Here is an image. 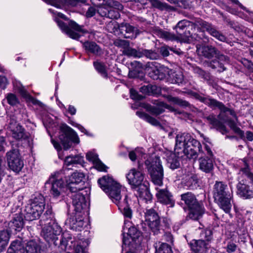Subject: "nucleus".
I'll return each mask as SVG.
<instances>
[{"label": "nucleus", "mask_w": 253, "mask_h": 253, "mask_svg": "<svg viewBox=\"0 0 253 253\" xmlns=\"http://www.w3.org/2000/svg\"><path fill=\"white\" fill-rule=\"evenodd\" d=\"M186 93L211 108H217L220 109L221 113L218 115V118L220 119L224 123H227L229 127L233 130L236 133L238 134L241 138H243L244 136V132L236 126L234 121L225 117V114L228 112L229 114L233 117L236 118V113L233 110L225 106L222 102L218 101L214 99L204 97L197 92L189 91Z\"/></svg>", "instance_id": "f257e3e1"}, {"label": "nucleus", "mask_w": 253, "mask_h": 253, "mask_svg": "<svg viewBox=\"0 0 253 253\" xmlns=\"http://www.w3.org/2000/svg\"><path fill=\"white\" fill-rule=\"evenodd\" d=\"M44 206V198L42 195L39 194L34 198L31 204L25 206L23 211L20 209L19 216L17 217V231H20L23 227L24 219L32 221L39 218L43 211Z\"/></svg>", "instance_id": "f03ea898"}, {"label": "nucleus", "mask_w": 253, "mask_h": 253, "mask_svg": "<svg viewBox=\"0 0 253 253\" xmlns=\"http://www.w3.org/2000/svg\"><path fill=\"white\" fill-rule=\"evenodd\" d=\"M175 150H181L189 159L196 160L200 153H203L202 145L188 133L177 135L176 138Z\"/></svg>", "instance_id": "7ed1b4c3"}, {"label": "nucleus", "mask_w": 253, "mask_h": 253, "mask_svg": "<svg viewBox=\"0 0 253 253\" xmlns=\"http://www.w3.org/2000/svg\"><path fill=\"white\" fill-rule=\"evenodd\" d=\"M213 197L215 201L225 212H229L231 208L232 191L222 181H216L213 187Z\"/></svg>", "instance_id": "20e7f679"}, {"label": "nucleus", "mask_w": 253, "mask_h": 253, "mask_svg": "<svg viewBox=\"0 0 253 253\" xmlns=\"http://www.w3.org/2000/svg\"><path fill=\"white\" fill-rule=\"evenodd\" d=\"M108 192H105L112 201L118 207L119 210L126 218H131L132 210H131L127 201V196H125L123 201H121V185L117 182L108 189Z\"/></svg>", "instance_id": "39448f33"}, {"label": "nucleus", "mask_w": 253, "mask_h": 253, "mask_svg": "<svg viewBox=\"0 0 253 253\" xmlns=\"http://www.w3.org/2000/svg\"><path fill=\"white\" fill-rule=\"evenodd\" d=\"M181 200L184 201L189 209L186 218L194 220H199L205 212V209L202 202L198 201L195 195L191 192L181 195Z\"/></svg>", "instance_id": "423d86ee"}, {"label": "nucleus", "mask_w": 253, "mask_h": 253, "mask_svg": "<svg viewBox=\"0 0 253 253\" xmlns=\"http://www.w3.org/2000/svg\"><path fill=\"white\" fill-rule=\"evenodd\" d=\"M148 171L150 175L152 182L160 186L163 184L164 171L160 159L158 157L147 159L145 162Z\"/></svg>", "instance_id": "0eeeda50"}, {"label": "nucleus", "mask_w": 253, "mask_h": 253, "mask_svg": "<svg viewBox=\"0 0 253 253\" xmlns=\"http://www.w3.org/2000/svg\"><path fill=\"white\" fill-rule=\"evenodd\" d=\"M61 229L58 224L45 226L42 228L41 235L48 244L54 246L59 245V236Z\"/></svg>", "instance_id": "6e6552de"}, {"label": "nucleus", "mask_w": 253, "mask_h": 253, "mask_svg": "<svg viewBox=\"0 0 253 253\" xmlns=\"http://www.w3.org/2000/svg\"><path fill=\"white\" fill-rule=\"evenodd\" d=\"M55 20L60 29L73 39L78 40L80 38L81 35L78 32L83 33L87 32L83 29L82 26L79 25L74 21H70L69 26H68L64 22L57 18Z\"/></svg>", "instance_id": "1a4fd4ad"}, {"label": "nucleus", "mask_w": 253, "mask_h": 253, "mask_svg": "<svg viewBox=\"0 0 253 253\" xmlns=\"http://www.w3.org/2000/svg\"><path fill=\"white\" fill-rule=\"evenodd\" d=\"M63 133L59 136V139L65 150L70 148L72 143H79L80 140L76 132L67 125L61 127Z\"/></svg>", "instance_id": "9d476101"}, {"label": "nucleus", "mask_w": 253, "mask_h": 253, "mask_svg": "<svg viewBox=\"0 0 253 253\" xmlns=\"http://www.w3.org/2000/svg\"><path fill=\"white\" fill-rule=\"evenodd\" d=\"M85 175L82 172H75L68 180H65L67 187L72 193H76L85 188Z\"/></svg>", "instance_id": "9b49d317"}, {"label": "nucleus", "mask_w": 253, "mask_h": 253, "mask_svg": "<svg viewBox=\"0 0 253 253\" xmlns=\"http://www.w3.org/2000/svg\"><path fill=\"white\" fill-rule=\"evenodd\" d=\"M145 221L154 235L160 233L162 227L160 218L153 209L147 210L145 212Z\"/></svg>", "instance_id": "f8f14e48"}, {"label": "nucleus", "mask_w": 253, "mask_h": 253, "mask_svg": "<svg viewBox=\"0 0 253 253\" xmlns=\"http://www.w3.org/2000/svg\"><path fill=\"white\" fill-rule=\"evenodd\" d=\"M44 253L40 245L35 241H30L26 243L23 239L18 237L17 239V253Z\"/></svg>", "instance_id": "ddd939ff"}, {"label": "nucleus", "mask_w": 253, "mask_h": 253, "mask_svg": "<svg viewBox=\"0 0 253 253\" xmlns=\"http://www.w3.org/2000/svg\"><path fill=\"white\" fill-rule=\"evenodd\" d=\"M45 186L50 188V193L53 197L57 198L64 191L67 183L62 178L56 179L54 177H51L46 182Z\"/></svg>", "instance_id": "4468645a"}, {"label": "nucleus", "mask_w": 253, "mask_h": 253, "mask_svg": "<svg viewBox=\"0 0 253 253\" xmlns=\"http://www.w3.org/2000/svg\"><path fill=\"white\" fill-rule=\"evenodd\" d=\"M142 170V166L138 163L137 169H132L127 174L126 178L132 188H136L143 182L144 176Z\"/></svg>", "instance_id": "2eb2a0df"}, {"label": "nucleus", "mask_w": 253, "mask_h": 253, "mask_svg": "<svg viewBox=\"0 0 253 253\" xmlns=\"http://www.w3.org/2000/svg\"><path fill=\"white\" fill-rule=\"evenodd\" d=\"M195 25L199 27L204 30H206L210 35L221 42H224L226 40V37L217 31L215 27L211 24L201 19H197L195 21Z\"/></svg>", "instance_id": "dca6fc26"}, {"label": "nucleus", "mask_w": 253, "mask_h": 253, "mask_svg": "<svg viewBox=\"0 0 253 253\" xmlns=\"http://www.w3.org/2000/svg\"><path fill=\"white\" fill-rule=\"evenodd\" d=\"M187 23L188 21L185 20L180 21L174 28L179 41L188 42L190 41V33L189 31H186Z\"/></svg>", "instance_id": "f3484780"}, {"label": "nucleus", "mask_w": 253, "mask_h": 253, "mask_svg": "<svg viewBox=\"0 0 253 253\" xmlns=\"http://www.w3.org/2000/svg\"><path fill=\"white\" fill-rule=\"evenodd\" d=\"M205 119L211 125V128H215L217 130L220 131L224 134L227 133L226 126L224 125L223 122L214 114H211L208 116L205 117Z\"/></svg>", "instance_id": "a211bd4d"}, {"label": "nucleus", "mask_w": 253, "mask_h": 253, "mask_svg": "<svg viewBox=\"0 0 253 253\" xmlns=\"http://www.w3.org/2000/svg\"><path fill=\"white\" fill-rule=\"evenodd\" d=\"M205 119L211 125V128H215L217 130L220 131L224 134L227 133L226 126L224 125L223 122L214 114H211L208 116L205 117Z\"/></svg>", "instance_id": "6ab92c4d"}, {"label": "nucleus", "mask_w": 253, "mask_h": 253, "mask_svg": "<svg viewBox=\"0 0 253 253\" xmlns=\"http://www.w3.org/2000/svg\"><path fill=\"white\" fill-rule=\"evenodd\" d=\"M158 201L162 204L173 207L174 201L172 194L167 189H159L156 193Z\"/></svg>", "instance_id": "aec40b11"}, {"label": "nucleus", "mask_w": 253, "mask_h": 253, "mask_svg": "<svg viewBox=\"0 0 253 253\" xmlns=\"http://www.w3.org/2000/svg\"><path fill=\"white\" fill-rule=\"evenodd\" d=\"M72 204L76 212H81L84 209L87 208L85 198L82 194L77 192L72 195Z\"/></svg>", "instance_id": "412c9836"}, {"label": "nucleus", "mask_w": 253, "mask_h": 253, "mask_svg": "<svg viewBox=\"0 0 253 253\" xmlns=\"http://www.w3.org/2000/svg\"><path fill=\"white\" fill-rule=\"evenodd\" d=\"M214 162L213 158L206 156L200 157L199 159V169L206 173H211L214 169Z\"/></svg>", "instance_id": "4be33fe9"}, {"label": "nucleus", "mask_w": 253, "mask_h": 253, "mask_svg": "<svg viewBox=\"0 0 253 253\" xmlns=\"http://www.w3.org/2000/svg\"><path fill=\"white\" fill-rule=\"evenodd\" d=\"M237 194L243 199L253 198V188L250 186L239 182L237 185Z\"/></svg>", "instance_id": "5701e85b"}, {"label": "nucleus", "mask_w": 253, "mask_h": 253, "mask_svg": "<svg viewBox=\"0 0 253 253\" xmlns=\"http://www.w3.org/2000/svg\"><path fill=\"white\" fill-rule=\"evenodd\" d=\"M190 246L192 253H207L209 243L202 240H193Z\"/></svg>", "instance_id": "b1692460"}, {"label": "nucleus", "mask_w": 253, "mask_h": 253, "mask_svg": "<svg viewBox=\"0 0 253 253\" xmlns=\"http://www.w3.org/2000/svg\"><path fill=\"white\" fill-rule=\"evenodd\" d=\"M17 131L18 132H17V147L19 146V145H24V147L29 146V134L26 132L25 129L19 125L17 126Z\"/></svg>", "instance_id": "393cba45"}, {"label": "nucleus", "mask_w": 253, "mask_h": 253, "mask_svg": "<svg viewBox=\"0 0 253 253\" xmlns=\"http://www.w3.org/2000/svg\"><path fill=\"white\" fill-rule=\"evenodd\" d=\"M134 27L126 23L120 24L119 36H122L125 38L132 39L135 38Z\"/></svg>", "instance_id": "a878e982"}, {"label": "nucleus", "mask_w": 253, "mask_h": 253, "mask_svg": "<svg viewBox=\"0 0 253 253\" xmlns=\"http://www.w3.org/2000/svg\"><path fill=\"white\" fill-rule=\"evenodd\" d=\"M40 216L41 217L40 220L41 225L45 226L57 224L54 218V214L50 209H47L45 212Z\"/></svg>", "instance_id": "bb28decb"}, {"label": "nucleus", "mask_w": 253, "mask_h": 253, "mask_svg": "<svg viewBox=\"0 0 253 253\" xmlns=\"http://www.w3.org/2000/svg\"><path fill=\"white\" fill-rule=\"evenodd\" d=\"M153 33L159 38L166 41H179L176 35L169 31H165L159 27H155L153 30Z\"/></svg>", "instance_id": "cd10ccee"}, {"label": "nucleus", "mask_w": 253, "mask_h": 253, "mask_svg": "<svg viewBox=\"0 0 253 253\" xmlns=\"http://www.w3.org/2000/svg\"><path fill=\"white\" fill-rule=\"evenodd\" d=\"M58 242V246H59L63 250H69L72 246L74 247L75 246L74 239L73 240L72 235L68 233L64 234L62 239H59Z\"/></svg>", "instance_id": "c85d7f7f"}, {"label": "nucleus", "mask_w": 253, "mask_h": 253, "mask_svg": "<svg viewBox=\"0 0 253 253\" xmlns=\"http://www.w3.org/2000/svg\"><path fill=\"white\" fill-rule=\"evenodd\" d=\"M11 143V149L6 154V159L8 167L13 171H16V151L13 141L10 140Z\"/></svg>", "instance_id": "c756f323"}, {"label": "nucleus", "mask_w": 253, "mask_h": 253, "mask_svg": "<svg viewBox=\"0 0 253 253\" xmlns=\"http://www.w3.org/2000/svg\"><path fill=\"white\" fill-rule=\"evenodd\" d=\"M201 52V54L204 57L208 59H211L215 57L216 54L218 53V50L215 47L211 45H204L198 50Z\"/></svg>", "instance_id": "7c9ffc66"}, {"label": "nucleus", "mask_w": 253, "mask_h": 253, "mask_svg": "<svg viewBox=\"0 0 253 253\" xmlns=\"http://www.w3.org/2000/svg\"><path fill=\"white\" fill-rule=\"evenodd\" d=\"M98 183L100 187L105 192H108V189L112 187L116 181H114L112 177L105 175L98 179Z\"/></svg>", "instance_id": "2f4dec72"}, {"label": "nucleus", "mask_w": 253, "mask_h": 253, "mask_svg": "<svg viewBox=\"0 0 253 253\" xmlns=\"http://www.w3.org/2000/svg\"><path fill=\"white\" fill-rule=\"evenodd\" d=\"M148 182H143L142 184L138 186L137 190V195L140 197L146 200H150L151 198V194H150L148 187L147 186Z\"/></svg>", "instance_id": "473e14b6"}, {"label": "nucleus", "mask_w": 253, "mask_h": 253, "mask_svg": "<svg viewBox=\"0 0 253 253\" xmlns=\"http://www.w3.org/2000/svg\"><path fill=\"white\" fill-rule=\"evenodd\" d=\"M169 50L173 52L179 56L184 55L185 53L180 48L176 47H170L168 45H164L160 48V52L163 57H167L170 55Z\"/></svg>", "instance_id": "72a5a7b5"}, {"label": "nucleus", "mask_w": 253, "mask_h": 253, "mask_svg": "<svg viewBox=\"0 0 253 253\" xmlns=\"http://www.w3.org/2000/svg\"><path fill=\"white\" fill-rule=\"evenodd\" d=\"M83 46L87 52L95 55H100L102 51L101 48L95 42L86 41L83 43Z\"/></svg>", "instance_id": "f704fd0d"}, {"label": "nucleus", "mask_w": 253, "mask_h": 253, "mask_svg": "<svg viewBox=\"0 0 253 253\" xmlns=\"http://www.w3.org/2000/svg\"><path fill=\"white\" fill-rule=\"evenodd\" d=\"M68 223L70 228L75 231H81L84 225V222L82 219L77 218L75 216H71L70 217Z\"/></svg>", "instance_id": "c9c22d12"}, {"label": "nucleus", "mask_w": 253, "mask_h": 253, "mask_svg": "<svg viewBox=\"0 0 253 253\" xmlns=\"http://www.w3.org/2000/svg\"><path fill=\"white\" fill-rule=\"evenodd\" d=\"M204 64L205 66L210 67L213 69L217 70V71L219 72H223L226 69L224 63L220 62V61L218 60L217 59L211 61H205L204 62Z\"/></svg>", "instance_id": "e433bc0d"}, {"label": "nucleus", "mask_w": 253, "mask_h": 253, "mask_svg": "<svg viewBox=\"0 0 253 253\" xmlns=\"http://www.w3.org/2000/svg\"><path fill=\"white\" fill-rule=\"evenodd\" d=\"M155 253H173L171 246L168 243L159 242L154 245Z\"/></svg>", "instance_id": "4c0bfd02"}, {"label": "nucleus", "mask_w": 253, "mask_h": 253, "mask_svg": "<svg viewBox=\"0 0 253 253\" xmlns=\"http://www.w3.org/2000/svg\"><path fill=\"white\" fill-rule=\"evenodd\" d=\"M9 230H3L0 232V253L2 252L7 245L10 237Z\"/></svg>", "instance_id": "58836bf2"}, {"label": "nucleus", "mask_w": 253, "mask_h": 253, "mask_svg": "<svg viewBox=\"0 0 253 253\" xmlns=\"http://www.w3.org/2000/svg\"><path fill=\"white\" fill-rule=\"evenodd\" d=\"M162 102H158L156 106H152L151 105H147L146 106V110L150 114L154 116H158L165 111L163 106L161 104Z\"/></svg>", "instance_id": "ea45409f"}, {"label": "nucleus", "mask_w": 253, "mask_h": 253, "mask_svg": "<svg viewBox=\"0 0 253 253\" xmlns=\"http://www.w3.org/2000/svg\"><path fill=\"white\" fill-rule=\"evenodd\" d=\"M166 98L169 102H172L183 108H191L192 106L189 102L178 97H173L171 95H169L167 96Z\"/></svg>", "instance_id": "a19ab883"}, {"label": "nucleus", "mask_w": 253, "mask_h": 253, "mask_svg": "<svg viewBox=\"0 0 253 253\" xmlns=\"http://www.w3.org/2000/svg\"><path fill=\"white\" fill-rule=\"evenodd\" d=\"M167 161L169 167L170 169L174 170L180 168L179 158L175 154H171L168 157Z\"/></svg>", "instance_id": "79ce46f5"}, {"label": "nucleus", "mask_w": 253, "mask_h": 253, "mask_svg": "<svg viewBox=\"0 0 253 253\" xmlns=\"http://www.w3.org/2000/svg\"><path fill=\"white\" fill-rule=\"evenodd\" d=\"M17 90L18 91V92L21 96L25 99L26 101L32 102L33 104H36V100L28 93L23 86L21 85L20 86L17 84Z\"/></svg>", "instance_id": "37998d69"}, {"label": "nucleus", "mask_w": 253, "mask_h": 253, "mask_svg": "<svg viewBox=\"0 0 253 253\" xmlns=\"http://www.w3.org/2000/svg\"><path fill=\"white\" fill-rule=\"evenodd\" d=\"M84 162L83 157L79 155L67 157L65 160V163L67 166L72 165H81Z\"/></svg>", "instance_id": "c03bdc74"}, {"label": "nucleus", "mask_w": 253, "mask_h": 253, "mask_svg": "<svg viewBox=\"0 0 253 253\" xmlns=\"http://www.w3.org/2000/svg\"><path fill=\"white\" fill-rule=\"evenodd\" d=\"M93 66L97 72L104 78L108 77L107 67L104 63L95 61L93 62Z\"/></svg>", "instance_id": "a18cd8bd"}, {"label": "nucleus", "mask_w": 253, "mask_h": 253, "mask_svg": "<svg viewBox=\"0 0 253 253\" xmlns=\"http://www.w3.org/2000/svg\"><path fill=\"white\" fill-rule=\"evenodd\" d=\"M136 114L140 118L143 119L153 126H158L160 125V122L157 120L144 112L137 111L136 112Z\"/></svg>", "instance_id": "49530a36"}, {"label": "nucleus", "mask_w": 253, "mask_h": 253, "mask_svg": "<svg viewBox=\"0 0 253 253\" xmlns=\"http://www.w3.org/2000/svg\"><path fill=\"white\" fill-rule=\"evenodd\" d=\"M106 29L109 33L119 36L120 24L117 22L111 21L106 25Z\"/></svg>", "instance_id": "de8ad7c7"}, {"label": "nucleus", "mask_w": 253, "mask_h": 253, "mask_svg": "<svg viewBox=\"0 0 253 253\" xmlns=\"http://www.w3.org/2000/svg\"><path fill=\"white\" fill-rule=\"evenodd\" d=\"M200 239L199 240H202L203 241H205L209 244V242L212 239V230L208 228L202 230L200 234Z\"/></svg>", "instance_id": "09e8293b"}, {"label": "nucleus", "mask_w": 253, "mask_h": 253, "mask_svg": "<svg viewBox=\"0 0 253 253\" xmlns=\"http://www.w3.org/2000/svg\"><path fill=\"white\" fill-rule=\"evenodd\" d=\"M141 54H142V57L144 56L147 58L151 60L157 59L160 56L159 54L157 52L152 49L148 50L141 49Z\"/></svg>", "instance_id": "8fccbe9b"}, {"label": "nucleus", "mask_w": 253, "mask_h": 253, "mask_svg": "<svg viewBox=\"0 0 253 253\" xmlns=\"http://www.w3.org/2000/svg\"><path fill=\"white\" fill-rule=\"evenodd\" d=\"M123 53L124 55L128 56H133L134 57H141V49L136 50L131 48L130 46L125 50H123Z\"/></svg>", "instance_id": "3c124183"}, {"label": "nucleus", "mask_w": 253, "mask_h": 253, "mask_svg": "<svg viewBox=\"0 0 253 253\" xmlns=\"http://www.w3.org/2000/svg\"><path fill=\"white\" fill-rule=\"evenodd\" d=\"M141 234L135 227L131 226L128 228L127 235L131 239L132 241H135L140 237Z\"/></svg>", "instance_id": "603ef678"}, {"label": "nucleus", "mask_w": 253, "mask_h": 253, "mask_svg": "<svg viewBox=\"0 0 253 253\" xmlns=\"http://www.w3.org/2000/svg\"><path fill=\"white\" fill-rule=\"evenodd\" d=\"M194 72L206 81H208L211 80L210 74L199 67H196L194 68Z\"/></svg>", "instance_id": "864d4df0"}, {"label": "nucleus", "mask_w": 253, "mask_h": 253, "mask_svg": "<svg viewBox=\"0 0 253 253\" xmlns=\"http://www.w3.org/2000/svg\"><path fill=\"white\" fill-rule=\"evenodd\" d=\"M170 77L172 84H179L183 82V76L181 72H174L171 74Z\"/></svg>", "instance_id": "5fc2aeb1"}, {"label": "nucleus", "mask_w": 253, "mask_h": 253, "mask_svg": "<svg viewBox=\"0 0 253 253\" xmlns=\"http://www.w3.org/2000/svg\"><path fill=\"white\" fill-rule=\"evenodd\" d=\"M114 44L118 47L122 48L125 50L130 46L129 42L128 41L117 39L114 42Z\"/></svg>", "instance_id": "6e6d98bb"}, {"label": "nucleus", "mask_w": 253, "mask_h": 253, "mask_svg": "<svg viewBox=\"0 0 253 253\" xmlns=\"http://www.w3.org/2000/svg\"><path fill=\"white\" fill-rule=\"evenodd\" d=\"M130 94L131 98L134 100H142L145 98L144 96L139 94L138 92L133 88L130 89Z\"/></svg>", "instance_id": "4d7b16f0"}, {"label": "nucleus", "mask_w": 253, "mask_h": 253, "mask_svg": "<svg viewBox=\"0 0 253 253\" xmlns=\"http://www.w3.org/2000/svg\"><path fill=\"white\" fill-rule=\"evenodd\" d=\"M215 57L218 60L220 61V62L223 63L224 65L226 63H229L230 62L229 57L223 54L219 50L218 53L216 54Z\"/></svg>", "instance_id": "13d9d810"}, {"label": "nucleus", "mask_w": 253, "mask_h": 253, "mask_svg": "<svg viewBox=\"0 0 253 253\" xmlns=\"http://www.w3.org/2000/svg\"><path fill=\"white\" fill-rule=\"evenodd\" d=\"M120 17V14L116 9H114L111 7H109V12L108 13V17L110 19H118Z\"/></svg>", "instance_id": "bf43d9fd"}, {"label": "nucleus", "mask_w": 253, "mask_h": 253, "mask_svg": "<svg viewBox=\"0 0 253 253\" xmlns=\"http://www.w3.org/2000/svg\"><path fill=\"white\" fill-rule=\"evenodd\" d=\"M86 158L87 160L92 162L94 164L97 160H98V155L92 152H89L86 154Z\"/></svg>", "instance_id": "052dcab7"}, {"label": "nucleus", "mask_w": 253, "mask_h": 253, "mask_svg": "<svg viewBox=\"0 0 253 253\" xmlns=\"http://www.w3.org/2000/svg\"><path fill=\"white\" fill-rule=\"evenodd\" d=\"M95 168L99 171H106L107 169L108 168L104 164H103L98 159L94 164Z\"/></svg>", "instance_id": "680f3d73"}, {"label": "nucleus", "mask_w": 253, "mask_h": 253, "mask_svg": "<svg viewBox=\"0 0 253 253\" xmlns=\"http://www.w3.org/2000/svg\"><path fill=\"white\" fill-rule=\"evenodd\" d=\"M153 73L154 74V75L152 76V77L155 80L163 79L165 77V75L162 73L161 69H156L153 71Z\"/></svg>", "instance_id": "e2e57ef3"}, {"label": "nucleus", "mask_w": 253, "mask_h": 253, "mask_svg": "<svg viewBox=\"0 0 253 253\" xmlns=\"http://www.w3.org/2000/svg\"><path fill=\"white\" fill-rule=\"evenodd\" d=\"M6 99L8 103L14 106L16 104V96L13 93H8L6 96Z\"/></svg>", "instance_id": "0e129e2a"}, {"label": "nucleus", "mask_w": 253, "mask_h": 253, "mask_svg": "<svg viewBox=\"0 0 253 253\" xmlns=\"http://www.w3.org/2000/svg\"><path fill=\"white\" fill-rule=\"evenodd\" d=\"M241 171L253 183V173L250 171L248 166L242 169Z\"/></svg>", "instance_id": "69168bd1"}, {"label": "nucleus", "mask_w": 253, "mask_h": 253, "mask_svg": "<svg viewBox=\"0 0 253 253\" xmlns=\"http://www.w3.org/2000/svg\"><path fill=\"white\" fill-rule=\"evenodd\" d=\"M242 63L243 65L247 68L249 70L252 72L253 73V63L251 61L246 59H243L242 61Z\"/></svg>", "instance_id": "338daca9"}, {"label": "nucleus", "mask_w": 253, "mask_h": 253, "mask_svg": "<svg viewBox=\"0 0 253 253\" xmlns=\"http://www.w3.org/2000/svg\"><path fill=\"white\" fill-rule=\"evenodd\" d=\"M176 5L180 8L187 9L190 7L188 0H178Z\"/></svg>", "instance_id": "774afa93"}]
</instances>
